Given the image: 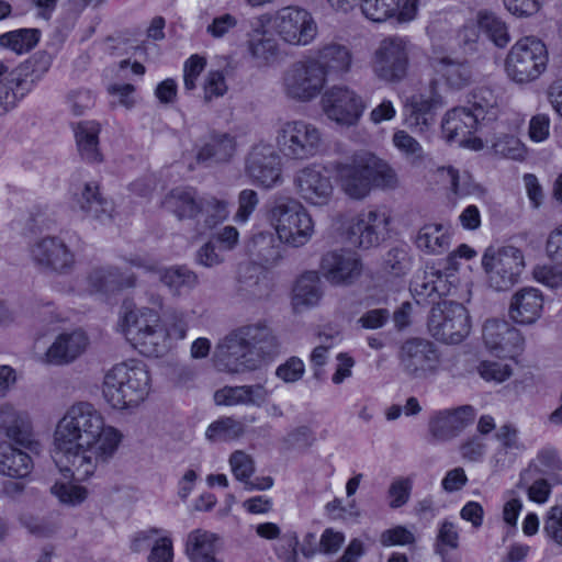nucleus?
<instances>
[{"label": "nucleus", "mask_w": 562, "mask_h": 562, "mask_svg": "<svg viewBox=\"0 0 562 562\" xmlns=\"http://www.w3.org/2000/svg\"><path fill=\"white\" fill-rule=\"evenodd\" d=\"M121 432L106 426L101 413L88 402L71 405L54 432V460L61 472L77 481L91 477L115 454Z\"/></svg>", "instance_id": "obj_1"}, {"label": "nucleus", "mask_w": 562, "mask_h": 562, "mask_svg": "<svg viewBox=\"0 0 562 562\" xmlns=\"http://www.w3.org/2000/svg\"><path fill=\"white\" fill-rule=\"evenodd\" d=\"M276 345V337L265 322L243 325L218 341L213 355L214 366L227 373L256 370Z\"/></svg>", "instance_id": "obj_2"}, {"label": "nucleus", "mask_w": 562, "mask_h": 562, "mask_svg": "<svg viewBox=\"0 0 562 562\" xmlns=\"http://www.w3.org/2000/svg\"><path fill=\"white\" fill-rule=\"evenodd\" d=\"M150 391V375L139 361L115 364L104 375L102 394L113 408L136 406Z\"/></svg>", "instance_id": "obj_3"}, {"label": "nucleus", "mask_w": 562, "mask_h": 562, "mask_svg": "<svg viewBox=\"0 0 562 562\" xmlns=\"http://www.w3.org/2000/svg\"><path fill=\"white\" fill-rule=\"evenodd\" d=\"M120 327L125 338L139 352L158 357L165 351V334L157 310L137 307L132 301H125L120 314Z\"/></svg>", "instance_id": "obj_4"}, {"label": "nucleus", "mask_w": 562, "mask_h": 562, "mask_svg": "<svg viewBox=\"0 0 562 562\" xmlns=\"http://www.w3.org/2000/svg\"><path fill=\"white\" fill-rule=\"evenodd\" d=\"M269 220L280 239L292 247L306 245L314 235V221L296 199L280 195L273 200Z\"/></svg>", "instance_id": "obj_5"}, {"label": "nucleus", "mask_w": 562, "mask_h": 562, "mask_svg": "<svg viewBox=\"0 0 562 562\" xmlns=\"http://www.w3.org/2000/svg\"><path fill=\"white\" fill-rule=\"evenodd\" d=\"M548 65V50L542 41L526 36L517 41L505 59L507 77L518 83L527 85L537 80Z\"/></svg>", "instance_id": "obj_6"}, {"label": "nucleus", "mask_w": 562, "mask_h": 562, "mask_svg": "<svg viewBox=\"0 0 562 562\" xmlns=\"http://www.w3.org/2000/svg\"><path fill=\"white\" fill-rule=\"evenodd\" d=\"M276 147L289 160H307L315 157L323 145V133L304 120L285 121L276 131Z\"/></svg>", "instance_id": "obj_7"}, {"label": "nucleus", "mask_w": 562, "mask_h": 562, "mask_svg": "<svg viewBox=\"0 0 562 562\" xmlns=\"http://www.w3.org/2000/svg\"><path fill=\"white\" fill-rule=\"evenodd\" d=\"M482 267L486 284L495 291H507L518 283L525 268V258L520 249L504 246L488 248L482 257Z\"/></svg>", "instance_id": "obj_8"}, {"label": "nucleus", "mask_w": 562, "mask_h": 562, "mask_svg": "<svg viewBox=\"0 0 562 562\" xmlns=\"http://www.w3.org/2000/svg\"><path fill=\"white\" fill-rule=\"evenodd\" d=\"M29 256L38 271L58 276L70 274L77 263L75 251L56 235L36 238L29 247Z\"/></svg>", "instance_id": "obj_9"}, {"label": "nucleus", "mask_w": 562, "mask_h": 562, "mask_svg": "<svg viewBox=\"0 0 562 562\" xmlns=\"http://www.w3.org/2000/svg\"><path fill=\"white\" fill-rule=\"evenodd\" d=\"M411 43L402 36H389L382 40L372 57L374 75L385 82H400L408 71Z\"/></svg>", "instance_id": "obj_10"}, {"label": "nucleus", "mask_w": 562, "mask_h": 562, "mask_svg": "<svg viewBox=\"0 0 562 562\" xmlns=\"http://www.w3.org/2000/svg\"><path fill=\"white\" fill-rule=\"evenodd\" d=\"M430 335L446 344H458L470 333L467 308L458 302L443 300L437 303L428 317Z\"/></svg>", "instance_id": "obj_11"}, {"label": "nucleus", "mask_w": 562, "mask_h": 562, "mask_svg": "<svg viewBox=\"0 0 562 562\" xmlns=\"http://www.w3.org/2000/svg\"><path fill=\"white\" fill-rule=\"evenodd\" d=\"M285 94L300 102L315 99L325 88L327 79L316 64L307 57L293 63L283 75Z\"/></svg>", "instance_id": "obj_12"}, {"label": "nucleus", "mask_w": 562, "mask_h": 562, "mask_svg": "<svg viewBox=\"0 0 562 562\" xmlns=\"http://www.w3.org/2000/svg\"><path fill=\"white\" fill-rule=\"evenodd\" d=\"M297 196L312 206H326L334 196L335 187L326 169L316 164L297 169L292 179Z\"/></svg>", "instance_id": "obj_13"}, {"label": "nucleus", "mask_w": 562, "mask_h": 562, "mask_svg": "<svg viewBox=\"0 0 562 562\" xmlns=\"http://www.w3.org/2000/svg\"><path fill=\"white\" fill-rule=\"evenodd\" d=\"M273 25L279 36L288 44L307 46L314 42L318 26L313 15L299 7H284L274 18Z\"/></svg>", "instance_id": "obj_14"}, {"label": "nucleus", "mask_w": 562, "mask_h": 562, "mask_svg": "<svg viewBox=\"0 0 562 562\" xmlns=\"http://www.w3.org/2000/svg\"><path fill=\"white\" fill-rule=\"evenodd\" d=\"M325 115L341 126L356 125L366 110L363 99L346 86H333L322 97Z\"/></svg>", "instance_id": "obj_15"}, {"label": "nucleus", "mask_w": 562, "mask_h": 562, "mask_svg": "<svg viewBox=\"0 0 562 562\" xmlns=\"http://www.w3.org/2000/svg\"><path fill=\"white\" fill-rule=\"evenodd\" d=\"M401 367L414 380H424L438 372L440 357L436 346L426 339L407 340L401 348Z\"/></svg>", "instance_id": "obj_16"}, {"label": "nucleus", "mask_w": 562, "mask_h": 562, "mask_svg": "<svg viewBox=\"0 0 562 562\" xmlns=\"http://www.w3.org/2000/svg\"><path fill=\"white\" fill-rule=\"evenodd\" d=\"M245 173L258 187L270 189L281 182V158L269 144L255 145L245 158Z\"/></svg>", "instance_id": "obj_17"}, {"label": "nucleus", "mask_w": 562, "mask_h": 562, "mask_svg": "<svg viewBox=\"0 0 562 562\" xmlns=\"http://www.w3.org/2000/svg\"><path fill=\"white\" fill-rule=\"evenodd\" d=\"M369 167V151L356 153L348 160L335 164L340 188L350 199L362 200L370 193Z\"/></svg>", "instance_id": "obj_18"}, {"label": "nucleus", "mask_w": 562, "mask_h": 562, "mask_svg": "<svg viewBox=\"0 0 562 562\" xmlns=\"http://www.w3.org/2000/svg\"><path fill=\"white\" fill-rule=\"evenodd\" d=\"M325 78H344L355 64L351 46L341 40L323 41L310 56Z\"/></svg>", "instance_id": "obj_19"}, {"label": "nucleus", "mask_w": 562, "mask_h": 562, "mask_svg": "<svg viewBox=\"0 0 562 562\" xmlns=\"http://www.w3.org/2000/svg\"><path fill=\"white\" fill-rule=\"evenodd\" d=\"M390 222L391 217L386 211L362 212L352 220L348 228L349 240L363 249L375 247L385 239Z\"/></svg>", "instance_id": "obj_20"}, {"label": "nucleus", "mask_w": 562, "mask_h": 562, "mask_svg": "<svg viewBox=\"0 0 562 562\" xmlns=\"http://www.w3.org/2000/svg\"><path fill=\"white\" fill-rule=\"evenodd\" d=\"M71 209L85 218L106 224L112 221L113 203L100 192L98 182H85L74 187L71 191Z\"/></svg>", "instance_id": "obj_21"}, {"label": "nucleus", "mask_w": 562, "mask_h": 562, "mask_svg": "<svg viewBox=\"0 0 562 562\" xmlns=\"http://www.w3.org/2000/svg\"><path fill=\"white\" fill-rule=\"evenodd\" d=\"M480 126L475 116L471 115L465 106L449 110L441 123L442 134L448 142L458 143L474 150L483 148L482 139L474 136Z\"/></svg>", "instance_id": "obj_22"}, {"label": "nucleus", "mask_w": 562, "mask_h": 562, "mask_svg": "<svg viewBox=\"0 0 562 562\" xmlns=\"http://www.w3.org/2000/svg\"><path fill=\"white\" fill-rule=\"evenodd\" d=\"M483 341L491 353L499 358H513L524 348V337L506 321L487 319L483 326Z\"/></svg>", "instance_id": "obj_23"}, {"label": "nucleus", "mask_w": 562, "mask_h": 562, "mask_svg": "<svg viewBox=\"0 0 562 562\" xmlns=\"http://www.w3.org/2000/svg\"><path fill=\"white\" fill-rule=\"evenodd\" d=\"M475 415L471 405L436 412L429 420V432L437 441H450L473 424Z\"/></svg>", "instance_id": "obj_24"}, {"label": "nucleus", "mask_w": 562, "mask_h": 562, "mask_svg": "<svg viewBox=\"0 0 562 562\" xmlns=\"http://www.w3.org/2000/svg\"><path fill=\"white\" fill-rule=\"evenodd\" d=\"M0 431L16 445L40 453L42 445L34 438L30 416L25 412L18 411L11 405L0 407Z\"/></svg>", "instance_id": "obj_25"}, {"label": "nucleus", "mask_w": 562, "mask_h": 562, "mask_svg": "<svg viewBox=\"0 0 562 562\" xmlns=\"http://www.w3.org/2000/svg\"><path fill=\"white\" fill-rule=\"evenodd\" d=\"M319 268L326 280L333 284H350L362 271L358 256L344 249L324 254Z\"/></svg>", "instance_id": "obj_26"}, {"label": "nucleus", "mask_w": 562, "mask_h": 562, "mask_svg": "<svg viewBox=\"0 0 562 562\" xmlns=\"http://www.w3.org/2000/svg\"><path fill=\"white\" fill-rule=\"evenodd\" d=\"M128 262L133 267L158 274L160 282L175 295L191 290L198 284V276L184 266L162 268L158 262L142 257L132 258Z\"/></svg>", "instance_id": "obj_27"}, {"label": "nucleus", "mask_w": 562, "mask_h": 562, "mask_svg": "<svg viewBox=\"0 0 562 562\" xmlns=\"http://www.w3.org/2000/svg\"><path fill=\"white\" fill-rule=\"evenodd\" d=\"M237 150L235 136L212 131L195 146V160L206 166L229 162Z\"/></svg>", "instance_id": "obj_28"}, {"label": "nucleus", "mask_w": 562, "mask_h": 562, "mask_svg": "<svg viewBox=\"0 0 562 562\" xmlns=\"http://www.w3.org/2000/svg\"><path fill=\"white\" fill-rule=\"evenodd\" d=\"M270 395L271 391L263 383L225 385L214 392L213 400L217 406L262 407Z\"/></svg>", "instance_id": "obj_29"}, {"label": "nucleus", "mask_w": 562, "mask_h": 562, "mask_svg": "<svg viewBox=\"0 0 562 562\" xmlns=\"http://www.w3.org/2000/svg\"><path fill=\"white\" fill-rule=\"evenodd\" d=\"M543 303V295L538 289L522 288L512 295L508 316L515 324L532 325L541 317Z\"/></svg>", "instance_id": "obj_30"}, {"label": "nucleus", "mask_w": 562, "mask_h": 562, "mask_svg": "<svg viewBox=\"0 0 562 562\" xmlns=\"http://www.w3.org/2000/svg\"><path fill=\"white\" fill-rule=\"evenodd\" d=\"M437 82H430L428 94L419 93L409 98L406 106L408 109L407 123L419 132H425L435 122V112L443 106L442 97L436 90Z\"/></svg>", "instance_id": "obj_31"}, {"label": "nucleus", "mask_w": 562, "mask_h": 562, "mask_svg": "<svg viewBox=\"0 0 562 562\" xmlns=\"http://www.w3.org/2000/svg\"><path fill=\"white\" fill-rule=\"evenodd\" d=\"M89 345L85 331L77 329L59 334L45 352V362L49 364H68L80 357Z\"/></svg>", "instance_id": "obj_32"}, {"label": "nucleus", "mask_w": 562, "mask_h": 562, "mask_svg": "<svg viewBox=\"0 0 562 562\" xmlns=\"http://www.w3.org/2000/svg\"><path fill=\"white\" fill-rule=\"evenodd\" d=\"M284 244L278 235L272 232H259L255 234L248 243L247 249L260 268L276 267L283 258Z\"/></svg>", "instance_id": "obj_33"}, {"label": "nucleus", "mask_w": 562, "mask_h": 562, "mask_svg": "<svg viewBox=\"0 0 562 562\" xmlns=\"http://www.w3.org/2000/svg\"><path fill=\"white\" fill-rule=\"evenodd\" d=\"M201 198L192 187H177L165 195L161 205L179 221H196Z\"/></svg>", "instance_id": "obj_34"}, {"label": "nucleus", "mask_w": 562, "mask_h": 562, "mask_svg": "<svg viewBox=\"0 0 562 562\" xmlns=\"http://www.w3.org/2000/svg\"><path fill=\"white\" fill-rule=\"evenodd\" d=\"M273 291L270 276L256 265H247L238 278V294L249 301L268 299Z\"/></svg>", "instance_id": "obj_35"}, {"label": "nucleus", "mask_w": 562, "mask_h": 562, "mask_svg": "<svg viewBox=\"0 0 562 562\" xmlns=\"http://www.w3.org/2000/svg\"><path fill=\"white\" fill-rule=\"evenodd\" d=\"M101 125L95 121H81L74 126L76 146L81 159L88 164H101L99 134Z\"/></svg>", "instance_id": "obj_36"}, {"label": "nucleus", "mask_w": 562, "mask_h": 562, "mask_svg": "<svg viewBox=\"0 0 562 562\" xmlns=\"http://www.w3.org/2000/svg\"><path fill=\"white\" fill-rule=\"evenodd\" d=\"M495 436L499 447L493 456V463L495 469L503 470L515 462L526 446L519 438L518 429L512 424L501 426Z\"/></svg>", "instance_id": "obj_37"}, {"label": "nucleus", "mask_w": 562, "mask_h": 562, "mask_svg": "<svg viewBox=\"0 0 562 562\" xmlns=\"http://www.w3.org/2000/svg\"><path fill=\"white\" fill-rule=\"evenodd\" d=\"M88 284L95 292H114L136 285V277L133 273L124 274L117 268L97 267L93 268L88 277Z\"/></svg>", "instance_id": "obj_38"}, {"label": "nucleus", "mask_w": 562, "mask_h": 562, "mask_svg": "<svg viewBox=\"0 0 562 562\" xmlns=\"http://www.w3.org/2000/svg\"><path fill=\"white\" fill-rule=\"evenodd\" d=\"M323 296L321 279L315 271L303 273L293 288L292 308L294 313H302L316 306Z\"/></svg>", "instance_id": "obj_39"}, {"label": "nucleus", "mask_w": 562, "mask_h": 562, "mask_svg": "<svg viewBox=\"0 0 562 562\" xmlns=\"http://www.w3.org/2000/svg\"><path fill=\"white\" fill-rule=\"evenodd\" d=\"M220 537L204 529H194L187 536L186 553L191 562H221L216 558Z\"/></svg>", "instance_id": "obj_40"}, {"label": "nucleus", "mask_w": 562, "mask_h": 562, "mask_svg": "<svg viewBox=\"0 0 562 562\" xmlns=\"http://www.w3.org/2000/svg\"><path fill=\"white\" fill-rule=\"evenodd\" d=\"M33 460L29 453L11 443L0 445V473L9 477L23 479L33 470Z\"/></svg>", "instance_id": "obj_41"}, {"label": "nucleus", "mask_w": 562, "mask_h": 562, "mask_svg": "<svg viewBox=\"0 0 562 562\" xmlns=\"http://www.w3.org/2000/svg\"><path fill=\"white\" fill-rule=\"evenodd\" d=\"M446 289V280L438 270L416 276L411 284V292L418 304L434 302L437 296L445 294Z\"/></svg>", "instance_id": "obj_42"}, {"label": "nucleus", "mask_w": 562, "mask_h": 562, "mask_svg": "<svg viewBox=\"0 0 562 562\" xmlns=\"http://www.w3.org/2000/svg\"><path fill=\"white\" fill-rule=\"evenodd\" d=\"M247 49L258 65H269L279 56V43L268 31L255 30L247 41Z\"/></svg>", "instance_id": "obj_43"}, {"label": "nucleus", "mask_w": 562, "mask_h": 562, "mask_svg": "<svg viewBox=\"0 0 562 562\" xmlns=\"http://www.w3.org/2000/svg\"><path fill=\"white\" fill-rule=\"evenodd\" d=\"M414 244L429 255H441L449 249L450 236L441 224H426L417 232Z\"/></svg>", "instance_id": "obj_44"}, {"label": "nucleus", "mask_w": 562, "mask_h": 562, "mask_svg": "<svg viewBox=\"0 0 562 562\" xmlns=\"http://www.w3.org/2000/svg\"><path fill=\"white\" fill-rule=\"evenodd\" d=\"M539 474L540 469L535 463H530L520 472L517 486L527 490L530 501L542 504L549 498L551 486L548 481L540 477Z\"/></svg>", "instance_id": "obj_45"}, {"label": "nucleus", "mask_w": 562, "mask_h": 562, "mask_svg": "<svg viewBox=\"0 0 562 562\" xmlns=\"http://www.w3.org/2000/svg\"><path fill=\"white\" fill-rule=\"evenodd\" d=\"M471 115L482 125L485 121H494L497 117V98L492 90L481 88L475 90L468 101Z\"/></svg>", "instance_id": "obj_46"}, {"label": "nucleus", "mask_w": 562, "mask_h": 562, "mask_svg": "<svg viewBox=\"0 0 562 562\" xmlns=\"http://www.w3.org/2000/svg\"><path fill=\"white\" fill-rule=\"evenodd\" d=\"M228 216V204L225 200L214 195H202L196 222H202L204 227L213 228Z\"/></svg>", "instance_id": "obj_47"}, {"label": "nucleus", "mask_w": 562, "mask_h": 562, "mask_svg": "<svg viewBox=\"0 0 562 562\" xmlns=\"http://www.w3.org/2000/svg\"><path fill=\"white\" fill-rule=\"evenodd\" d=\"M370 183L383 190L398 187L400 179L395 169L385 160L369 153Z\"/></svg>", "instance_id": "obj_48"}, {"label": "nucleus", "mask_w": 562, "mask_h": 562, "mask_svg": "<svg viewBox=\"0 0 562 562\" xmlns=\"http://www.w3.org/2000/svg\"><path fill=\"white\" fill-rule=\"evenodd\" d=\"M412 268V256L406 245L392 247L382 259L381 269L392 277H402Z\"/></svg>", "instance_id": "obj_49"}, {"label": "nucleus", "mask_w": 562, "mask_h": 562, "mask_svg": "<svg viewBox=\"0 0 562 562\" xmlns=\"http://www.w3.org/2000/svg\"><path fill=\"white\" fill-rule=\"evenodd\" d=\"M476 20L479 27L487 34L496 46L504 47L509 43L508 29L496 14L490 11H480Z\"/></svg>", "instance_id": "obj_50"}, {"label": "nucleus", "mask_w": 562, "mask_h": 562, "mask_svg": "<svg viewBox=\"0 0 562 562\" xmlns=\"http://www.w3.org/2000/svg\"><path fill=\"white\" fill-rule=\"evenodd\" d=\"M437 71L445 78L448 86L462 89L471 82L472 71L464 63L443 58L437 66Z\"/></svg>", "instance_id": "obj_51"}, {"label": "nucleus", "mask_w": 562, "mask_h": 562, "mask_svg": "<svg viewBox=\"0 0 562 562\" xmlns=\"http://www.w3.org/2000/svg\"><path fill=\"white\" fill-rule=\"evenodd\" d=\"M244 432L245 426L241 422L233 417H223L209 426L205 436L212 441H227L239 438Z\"/></svg>", "instance_id": "obj_52"}, {"label": "nucleus", "mask_w": 562, "mask_h": 562, "mask_svg": "<svg viewBox=\"0 0 562 562\" xmlns=\"http://www.w3.org/2000/svg\"><path fill=\"white\" fill-rule=\"evenodd\" d=\"M37 42L38 31L34 29L18 30L0 36V45L10 48L16 54L31 50Z\"/></svg>", "instance_id": "obj_53"}, {"label": "nucleus", "mask_w": 562, "mask_h": 562, "mask_svg": "<svg viewBox=\"0 0 562 562\" xmlns=\"http://www.w3.org/2000/svg\"><path fill=\"white\" fill-rule=\"evenodd\" d=\"M400 0H362L361 10L367 19L383 22L396 14Z\"/></svg>", "instance_id": "obj_54"}, {"label": "nucleus", "mask_w": 562, "mask_h": 562, "mask_svg": "<svg viewBox=\"0 0 562 562\" xmlns=\"http://www.w3.org/2000/svg\"><path fill=\"white\" fill-rule=\"evenodd\" d=\"M23 80L19 74H11L7 82L0 81V115L7 113L16 105L19 100L18 89Z\"/></svg>", "instance_id": "obj_55"}, {"label": "nucleus", "mask_w": 562, "mask_h": 562, "mask_svg": "<svg viewBox=\"0 0 562 562\" xmlns=\"http://www.w3.org/2000/svg\"><path fill=\"white\" fill-rule=\"evenodd\" d=\"M413 481L409 477H397L389 486L387 498L391 508L404 506L411 497Z\"/></svg>", "instance_id": "obj_56"}, {"label": "nucleus", "mask_w": 562, "mask_h": 562, "mask_svg": "<svg viewBox=\"0 0 562 562\" xmlns=\"http://www.w3.org/2000/svg\"><path fill=\"white\" fill-rule=\"evenodd\" d=\"M393 144L403 155H405L407 159H411L412 161L422 160L424 158L422 145L405 131H397L394 133Z\"/></svg>", "instance_id": "obj_57"}, {"label": "nucleus", "mask_w": 562, "mask_h": 562, "mask_svg": "<svg viewBox=\"0 0 562 562\" xmlns=\"http://www.w3.org/2000/svg\"><path fill=\"white\" fill-rule=\"evenodd\" d=\"M315 442V435L311 428L300 426L286 434L283 445L288 450H307Z\"/></svg>", "instance_id": "obj_58"}, {"label": "nucleus", "mask_w": 562, "mask_h": 562, "mask_svg": "<svg viewBox=\"0 0 562 562\" xmlns=\"http://www.w3.org/2000/svg\"><path fill=\"white\" fill-rule=\"evenodd\" d=\"M496 154L513 160H522L526 156L524 144L513 135L501 137L493 145Z\"/></svg>", "instance_id": "obj_59"}, {"label": "nucleus", "mask_w": 562, "mask_h": 562, "mask_svg": "<svg viewBox=\"0 0 562 562\" xmlns=\"http://www.w3.org/2000/svg\"><path fill=\"white\" fill-rule=\"evenodd\" d=\"M229 464L234 476L246 484L255 472L254 460L249 454L241 450L232 453Z\"/></svg>", "instance_id": "obj_60"}, {"label": "nucleus", "mask_w": 562, "mask_h": 562, "mask_svg": "<svg viewBox=\"0 0 562 562\" xmlns=\"http://www.w3.org/2000/svg\"><path fill=\"white\" fill-rule=\"evenodd\" d=\"M52 493L61 503L68 505L80 504L87 497V490L85 487L71 483H55L52 486Z\"/></svg>", "instance_id": "obj_61"}, {"label": "nucleus", "mask_w": 562, "mask_h": 562, "mask_svg": "<svg viewBox=\"0 0 562 562\" xmlns=\"http://www.w3.org/2000/svg\"><path fill=\"white\" fill-rule=\"evenodd\" d=\"M227 91L225 76L220 70L207 72L203 83V98L205 102H211L215 98L223 97Z\"/></svg>", "instance_id": "obj_62"}, {"label": "nucleus", "mask_w": 562, "mask_h": 562, "mask_svg": "<svg viewBox=\"0 0 562 562\" xmlns=\"http://www.w3.org/2000/svg\"><path fill=\"white\" fill-rule=\"evenodd\" d=\"M379 541L383 547L412 546L415 543L416 538L413 531L408 530L406 527L396 526L384 530L380 535Z\"/></svg>", "instance_id": "obj_63"}, {"label": "nucleus", "mask_w": 562, "mask_h": 562, "mask_svg": "<svg viewBox=\"0 0 562 562\" xmlns=\"http://www.w3.org/2000/svg\"><path fill=\"white\" fill-rule=\"evenodd\" d=\"M544 532L549 538L562 546V507L553 506L546 518Z\"/></svg>", "instance_id": "obj_64"}]
</instances>
